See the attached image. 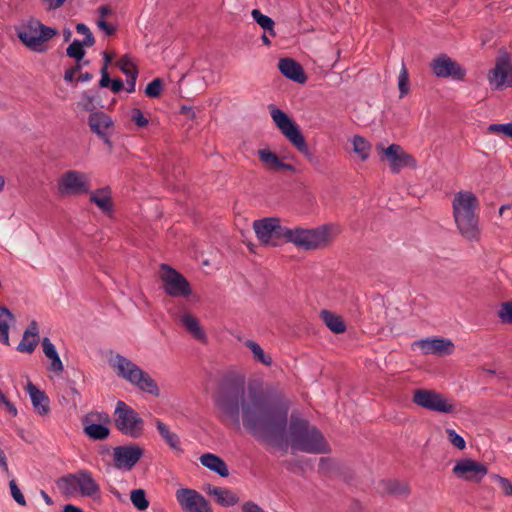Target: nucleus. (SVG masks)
<instances>
[{
  "instance_id": "obj_60",
  "label": "nucleus",
  "mask_w": 512,
  "mask_h": 512,
  "mask_svg": "<svg viewBox=\"0 0 512 512\" xmlns=\"http://www.w3.org/2000/svg\"><path fill=\"white\" fill-rule=\"evenodd\" d=\"M279 170H287V171H290V172H295L296 171L295 167L292 164L285 163L282 160H281L280 165H279Z\"/></svg>"
},
{
  "instance_id": "obj_58",
  "label": "nucleus",
  "mask_w": 512,
  "mask_h": 512,
  "mask_svg": "<svg viewBox=\"0 0 512 512\" xmlns=\"http://www.w3.org/2000/svg\"><path fill=\"white\" fill-rule=\"evenodd\" d=\"M111 90L114 92V93H118L122 90L123 88V82L121 79H114L111 81Z\"/></svg>"
},
{
  "instance_id": "obj_63",
  "label": "nucleus",
  "mask_w": 512,
  "mask_h": 512,
  "mask_svg": "<svg viewBox=\"0 0 512 512\" xmlns=\"http://www.w3.org/2000/svg\"><path fill=\"white\" fill-rule=\"evenodd\" d=\"M75 75L73 74V71H70L67 69L64 74V80L66 82H72L74 80Z\"/></svg>"
},
{
  "instance_id": "obj_25",
  "label": "nucleus",
  "mask_w": 512,
  "mask_h": 512,
  "mask_svg": "<svg viewBox=\"0 0 512 512\" xmlns=\"http://www.w3.org/2000/svg\"><path fill=\"white\" fill-rule=\"evenodd\" d=\"M39 329L35 320L31 321L28 328L24 331L22 340L17 346V350L24 353L31 354L39 341Z\"/></svg>"
},
{
  "instance_id": "obj_27",
  "label": "nucleus",
  "mask_w": 512,
  "mask_h": 512,
  "mask_svg": "<svg viewBox=\"0 0 512 512\" xmlns=\"http://www.w3.org/2000/svg\"><path fill=\"white\" fill-rule=\"evenodd\" d=\"M199 460L204 467L217 473L219 476L227 477L229 475L228 466L221 457L212 453H205L200 456Z\"/></svg>"
},
{
  "instance_id": "obj_14",
  "label": "nucleus",
  "mask_w": 512,
  "mask_h": 512,
  "mask_svg": "<svg viewBox=\"0 0 512 512\" xmlns=\"http://www.w3.org/2000/svg\"><path fill=\"white\" fill-rule=\"evenodd\" d=\"M489 81L496 89L503 86L512 87V60L507 53H503L496 59Z\"/></svg>"
},
{
  "instance_id": "obj_52",
  "label": "nucleus",
  "mask_w": 512,
  "mask_h": 512,
  "mask_svg": "<svg viewBox=\"0 0 512 512\" xmlns=\"http://www.w3.org/2000/svg\"><path fill=\"white\" fill-rule=\"evenodd\" d=\"M242 512H266L253 501H247L242 504Z\"/></svg>"
},
{
  "instance_id": "obj_50",
  "label": "nucleus",
  "mask_w": 512,
  "mask_h": 512,
  "mask_svg": "<svg viewBox=\"0 0 512 512\" xmlns=\"http://www.w3.org/2000/svg\"><path fill=\"white\" fill-rule=\"evenodd\" d=\"M97 26L100 30H102L107 36L113 35L116 31L115 27L109 24L105 19L99 18L97 20Z\"/></svg>"
},
{
  "instance_id": "obj_40",
  "label": "nucleus",
  "mask_w": 512,
  "mask_h": 512,
  "mask_svg": "<svg viewBox=\"0 0 512 512\" xmlns=\"http://www.w3.org/2000/svg\"><path fill=\"white\" fill-rule=\"evenodd\" d=\"M385 490L394 495H408L409 488L407 484L398 481H388L385 483Z\"/></svg>"
},
{
  "instance_id": "obj_1",
  "label": "nucleus",
  "mask_w": 512,
  "mask_h": 512,
  "mask_svg": "<svg viewBox=\"0 0 512 512\" xmlns=\"http://www.w3.org/2000/svg\"><path fill=\"white\" fill-rule=\"evenodd\" d=\"M222 416L237 428H244L257 440L277 446L289 444L294 451L309 454L329 452L322 432L306 419L292 413L288 424V404L274 401L261 389H246L244 380H226L215 396Z\"/></svg>"
},
{
  "instance_id": "obj_51",
  "label": "nucleus",
  "mask_w": 512,
  "mask_h": 512,
  "mask_svg": "<svg viewBox=\"0 0 512 512\" xmlns=\"http://www.w3.org/2000/svg\"><path fill=\"white\" fill-rule=\"evenodd\" d=\"M510 127V123H504V124H491L488 127V131L490 133H502L505 136H507L508 130Z\"/></svg>"
},
{
  "instance_id": "obj_48",
  "label": "nucleus",
  "mask_w": 512,
  "mask_h": 512,
  "mask_svg": "<svg viewBox=\"0 0 512 512\" xmlns=\"http://www.w3.org/2000/svg\"><path fill=\"white\" fill-rule=\"evenodd\" d=\"M0 404L3 405L6 411L13 417L17 416L18 410L16 406L5 396L3 392L0 393Z\"/></svg>"
},
{
  "instance_id": "obj_33",
  "label": "nucleus",
  "mask_w": 512,
  "mask_h": 512,
  "mask_svg": "<svg viewBox=\"0 0 512 512\" xmlns=\"http://www.w3.org/2000/svg\"><path fill=\"white\" fill-rule=\"evenodd\" d=\"M353 151L358 154L361 160L365 161L370 156L371 144L362 136L355 135L352 140Z\"/></svg>"
},
{
  "instance_id": "obj_26",
  "label": "nucleus",
  "mask_w": 512,
  "mask_h": 512,
  "mask_svg": "<svg viewBox=\"0 0 512 512\" xmlns=\"http://www.w3.org/2000/svg\"><path fill=\"white\" fill-rule=\"evenodd\" d=\"M206 492L214 496L217 504L223 507H231L239 502L237 494L227 488L209 485Z\"/></svg>"
},
{
  "instance_id": "obj_5",
  "label": "nucleus",
  "mask_w": 512,
  "mask_h": 512,
  "mask_svg": "<svg viewBox=\"0 0 512 512\" xmlns=\"http://www.w3.org/2000/svg\"><path fill=\"white\" fill-rule=\"evenodd\" d=\"M60 492L65 496L80 494L83 497L95 498L100 495V486L89 470L82 469L60 477L56 481Z\"/></svg>"
},
{
  "instance_id": "obj_49",
  "label": "nucleus",
  "mask_w": 512,
  "mask_h": 512,
  "mask_svg": "<svg viewBox=\"0 0 512 512\" xmlns=\"http://www.w3.org/2000/svg\"><path fill=\"white\" fill-rule=\"evenodd\" d=\"M42 347L43 352L47 358L54 357V355L58 354L54 344L47 337L42 339Z\"/></svg>"
},
{
  "instance_id": "obj_22",
  "label": "nucleus",
  "mask_w": 512,
  "mask_h": 512,
  "mask_svg": "<svg viewBox=\"0 0 512 512\" xmlns=\"http://www.w3.org/2000/svg\"><path fill=\"white\" fill-rule=\"evenodd\" d=\"M280 72L288 79L293 80L299 84H304L307 81L302 66L292 58H282L278 62Z\"/></svg>"
},
{
  "instance_id": "obj_18",
  "label": "nucleus",
  "mask_w": 512,
  "mask_h": 512,
  "mask_svg": "<svg viewBox=\"0 0 512 512\" xmlns=\"http://www.w3.org/2000/svg\"><path fill=\"white\" fill-rule=\"evenodd\" d=\"M430 67L435 76L440 78L452 77L453 79H463L465 70L446 54H441L434 58Z\"/></svg>"
},
{
  "instance_id": "obj_36",
  "label": "nucleus",
  "mask_w": 512,
  "mask_h": 512,
  "mask_svg": "<svg viewBox=\"0 0 512 512\" xmlns=\"http://www.w3.org/2000/svg\"><path fill=\"white\" fill-rule=\"evenodd\" d=\"M130 500L135 508L144 511L149 507V501L146 492L143 489H134L131 491Z\"/></svg>"
},
{
  "instance_id": "obj_54",
  "label": "nucleus",
  "mask_w": 512,
  "mask_h": 512,
  "mask_svg": "<svg viewBox=\"0 0 512 512\" xmlns=\"http://www.w3.org/2000/svg\"><path fill=\"white\" fill-rule=\"evenodd\" d=\"M100 73H101V79H100L99 85L102 88H106L111 84V81H112L110 79V76H109L108 70L106 69V66H102Z\"/></svg>"
},
{
  "instance_id": "obj_34",
  "label": "nucleus",
  "mask_w": 512,
  "mask_h": 512,
  "mask_svg": "<svg viewBox=\"0 0 512 512\" xmlns=\"http://www.w3.org/2000/svg\"><path fill=\"white\" fill-rule=\"evenodd\" d=\"M251 16L253 20L265 31H267L271 36L274 37L276 35L274 30L275 22L271 17L264 15L258 9H253L251 12Z\"/></svg>"
},
{
  "instance_id": "obj_47",
  "label": "nucleus",
  "mask_w": 512,
  "mask_h": 512,
  "mask_svg": "<svg viewBox=\"0 0 512 512\" xmlns=\"http://www.w3.org/2000/svg\"><path fill=\"white\" fill-rule=\"evenodd\" d=\"M131 120L135 123L136 126L141 128L147 126L149 122L143 112L138 108H133L131 110Z\"/></svg>"
},
{
  "instance_id": "obj_21",
  "label": "nucleus",
  "mask_w": 512,
  "mask_h": 512,
  "mask_svg": "<svg viewBox=\"0 0 512 512\" xmlns=\"http://www.w3.org/2000/svg\"><path fill=\"white\" fill-rule=\"evenodd\" d=\"M415 344L426 355L434 354L438 356H446L450 355L454 349L452 341L443 338L422 339L417 341Z\"/></svg>"
},
{
  "instance_id": "obj_55",
  "label": "nucleus",
  "mask_w": 512,
  "mask_h": 512,
  "mask_svg": "<svg viewBox=\"0 0 512 512\" xmlns=\"http://www.w3.org/2000/svg\"><path fill=\"white\" fill-rule=\"evenodd\" d=\"M66 0H42L47 10H56L60 8Z\"/></svg>"
},
{
  "instance_id": "obj_61",
  "label": "nucleus",
  "mask_w": 512,
  "mask_h": 512,
  "mask_svg": "<svg viewBox=\"0 0 512 512\" xmlns=\"http://www.w3.org/2000/svg\"><path fill=\"white\" fill-rule=\"evenodd\" d=\"M63 512H83V510L75 505L67 504L64 506Z\"/></svg>"
},
{
  "instance_id": "obj_13",
  "label": "nucleus",
  "mask_w": 512,
  "mask_h": 512,
  "mask_svg": "<svg viewBox=\"0 0 512 512\" xmlns=\"http://www.w3.org/2000/svg\"><path fill=\"white\" fill-rule=\"evenodd\" d=\"M176 499L184 512H213L208 500L194 489H178Z\"/></svg>"
},
{
  "instance_id": "obj_6",
  "label": "nucleus",
  "mask_w": 512,
  "mask_h": 512,
  "mask_svg": "<svg viewBox=\"0 0 512 512\" xmlns=\"http://www.w3.org/2000/svg\"><path fill=\"white\" fill-rule=\"evenodd\" d=\"M253 229L259 242L266 247H279L289 243L291 237V228L281 225L277 217L257 219Z\"/></svg>"
},
{
  "instance_id": "obj_37",
  "label": "nucleus",
  "mask_w": 512,
  "mask_h": 512,
  "mask_svg": "<svg viewBox=\"0 0 512 512\" xmlns=\"http://www.w3.org/2000/svg\"><path fill=\"white\" fill-rule=\"evenodd\" d=\"M85 44L80 40H74L66 49V53L70 58L77 60V62L82 61L85 50Z\"/></svg>"
},
{
  "instance_id": "obj_9",
  "label": "nucleus",
  "mask_w": 512,
  "mask_h": 512,
  "mask_svg": "<svg viewBox=\"0 0 512 512\" xmlns=\"http://www.w3.org/2000/svg\"><path fill=\"white\" fill-rule=\"evenodd\" d=\"M114 425L122 434L137 439L144 431V420L124 401L119 400L113 414Z\"/></svg>"
},
{
  "instance_id": "obj_29",
  "label": "nucleus",
  "mask_w": 512,
  "mask_h": 512,
  "mask_svg": "<svg viewBox=\"0 0 512 512\" xmlns=\"http://www.w3.org/2000/svg\"><path fill=\"white\" fill-rule=\"evenodd\" d=\"M90 201L94 203L103 212L112 210L111 190L109 187H103L95 190L90 195Z\"/></svg>"
},
{
  "instance_id": "obj_43",
  "label": "nucleus",
  "mask_w": 512,
  "mask_h": 512,
  "mask_svg": "<svg viewBox=\"0 0 512 512\" xmlns=\"http://www.w3.org/2000/svg\"><path fill=\"white\" fill-rule=\"evenodd\" d=\"M446 433H447V437H448L449 442L454 447H456L459 450L465 449L466 442H465L464 438L461 435L457 434L455 430L450 429V428L446 429Z\"/></svg>"
},
{
  "instance_id": "obj_2",
  "label": "nucleus",
  "mask_w": 512,
  "mask_h": 512,
  "mask_svg": "<svg viewBox=\"0 0 512 512\" xmlns=\"http://www.w3.org/2000/svg\"><path fill=\"white\" fill-rule=\"evenodd\" d=\"M479 200L468 190H462L454 195L452 201L453 218L461 236L470 242L480 239L479 219L476 211Z\"/></svg>"
},
{
  "instance_id": "obj_45",
  "label": "nucleus",
  "mask_w": 512,
  "mask_h": 512,
  "mask_svg": "<svg viewBox=\"0 0 512 512\" xmlns=\"http://www.w3.org/2000/svg\"><path fill=\"white\" fill-rule=\"evenodd\" d=\"M498 316L503 323L512 324V302L503 303Z\"/></svg>"
},
{
  "instance_id": "obj_62",
  "label": "nucleus",
  "mask_w": 512,
  "mask_h": 512,
  "mask_svg": "<svg viewBox=\"0 0 512 512\" xmlns=\"http://www.w3.org/2000/svg\"><path fill=\"white\" fill-rule=\"evenodd\" d=\"M93 78V75L89 72H85L79 75L78 81L79 82H88Z\"/></svg>"
},
{
  "instance_id": "obj_7",
  "label": "nucleus",
  "mask_w": 512,
  "mask_h": 512,
  "mask_svg": "<svg viewBox=\"0 0 512 512\" xmlns=\"http://www.w3.org/2000/svg\"><path fill=\"white\" fill-rule=\"evenodd\" d=\"M270 115L278 129L289 142L312 162L314 157L308 148L299 126L284 111L273 105L270 106Z\"/></svg>"
},
{
  "instance_id": "obj_39",
  "label": "nucleus",
  "mask_w": 512,
  "mask_h": 512,
  "mask_svg": "<svg viewBox=\"0 0 512 512\" xmlns=\"http://www.w3.org/2000/svg\"><path fill=\"white\" fill-rule=\"evenodd\" d=\"M117 67L127 76L138 73V70L128 55H123L116 63Z\"/></svg>"
},
{
  "instance_id": "obj_16",
  "label": "nucleus",
  "mask_w": 512,
  "mask_h": 512,
  "mask_svg": "<svg viewBox=\"0 0 512 512\" xmlns=\"http://www.w3.org/2000/svg\"><path fill=\"white\" fill-rule=\"evenodd\" d=\"M383 155L389 162V167L392 173H399L405 167L415 168L417 163L414 157L405 152L398 144H391L385 149H382Z\"/></svg>"
},
{
  "instance_id": "obj_57",
  "label": "nucleus",
  "mask_w": 512,
  "mask_h": 512,
  "mask_svg": "<svg viewBox=\"0 0 512 512\" xmlns=\"http://www.w3.org/2000/svg\"><path fill=\"white\" fill-rule=\"evenodd\" d=\"M138 73H133L132 75L127 76V92L132 93L135 91L136 87V80H137Z\"/></svg>"
},
{
  "instance_id": "obj_46",
  "label": "nucleus",
  "mask_w": 512,
  "mask_h": 512,
  "mask_svg": "<svg viewBox=\"0 0 512 512\" xmlns=\"http://www.w3.org/2000/svg\"><path fill=\"white\" fill-rule=\"evenodd\" d=\"M9 487H10V491H11V495L13 497V499L21 506H25L26 505V500H25V497L24 495L22 494V492L20 491L19 487L17 486L16 484V481L14 479H12L10 482H9Z\"/></svg>"
},
{
  "instance_id": "obj_15",
  "label": "nucleus",
  "mask_w": 512,
  "mask_h": 512,
  "mask_svg": "<svg viewBox=\"0 0 512 512\" xmlns=\"http://www.w3.org/2000/svg\"><path fill=\"white\" fill-rule=\"evenodd\" d=\"M143 456V449L136 444L117 446L113 451L114 466L117 469L131 470Z\"/></svg>"
},
{
  "instance_id": "obj_64",
  "label": "nucleus",
  "mask_w": 512,
  "mask_h": 512,
  "mask_svg": "<svg viewBox=\"0 0 512 512\" xmlns=\"http://www.w3.org/2000/svg\"><path fill=\"white\" fill-rule=\"evenodd\" d=\"M41 496H42V498L44 499V501L46 502L47 505H52L53 504V500L51 499V497L45 491H41Z\"/></svg>"
},
{
  "instance_id": "obj_4",
  "label": "nucleus",
  "mask_w": 512,
  "mask_h": 512,
  "mask_svg": "<svg viewBox=\"0 0 512 512\" xmlns=\"http://www.w3.org/2000/svg\"><path fill=\"white\" fill-rule=\"evenodd\" d=\"M15 31L23 45L38 53L45 52V43L57 34L56 29L45 26L35 18L20 23Z\"/></svg>"
},
{
  "instance_id": "obj_30",
  "label": "nucleus",
  "mask_w": 512,
  "mask_h": 512,
  "mask_svg": "<svg viewBox=\"0 0 512 512\" xmlns=\"http://www.w3.org/2000/svg\"><path fill=\"white\" fill-rule=\"evenodd\" d=\"M320 317L325 325L335 334H341L345 332L346 325L341 316L328 311L322 310L320 313Z\"/></svg>"
},
{
  "instance_id": "obj_42",
  "label": "nucleus",
  "mask_w": 512,
  "mask_h": 512,
  "mask_svg": "<svg viewBox=\"0 0 512 512\" xmlns=\"http://www.w3.org/2000/svg\"><path fill=\"white\" fill-rule=\"evenodd\" d=\"M162 91V80L160 78H155L151 82L148 83L145 89V94L151 98H157L160 96Z\"/></svg>"
},
{
  "instance_id": "obj_20",
  "label": "nucleus",
  "mask_w": 512,
  "mask_h": 512,
  "mask_svg": "<svg viewBox=\"0 0 512 512\" xmlns=\"http://www.w3.org/2000/svg\"><path fill=\"white\" fill-rule=\"evenodd\" d=\"M96 416V419L101 423L91 422L88 417H86L83 421L84 423V433L92 440H104L109 434L110 430L105 424L110 423V417L107 413H96L91 415Z\"/></svg>"
},
{
  "instance_id": "obj_10",
  "label": "nucleus",
  "mask_w": 512,
  "mask_h": 512,
  "mask_svg": "<svg viewBox=\"0 0 512 512\" xmlns=\"http://www.w3.org/2000/svg\"><path fill=\"white\" fill-rule=\"evenodd\" d=\"M90 190V176L79 170H68L57 180V191L63 197L87 194Z\"/></svg>"
},
{
  "instance_id": "obj_23",
  "label": "nucleus",
  "mask_w": 512,
  "mask_h": 512,
  "mask_svg": "<svg viewBox=\"0 0 512 512\" xmlns=\"http://www.w3.org/2000/svg\"><path fill=\"white\" fill-rule=\"evenodd\" d=\"M176 320L185 328V330L198 341L205 342L207 337L201 327L199 320L189 312L175 315Z\"/></svg>"
},
{
  "instance_id": "obj_35",
  "label": "nucleus",
  "mask_w": 512,
  "mask_h": 512,
  "mask_svg": "<svg viewBox=\"0 0 512 512\" xmlns=\"http://www.w3.org/2000/svg\"><path fill=\"white\" fill-rule=\"evenodd\" d=\"M245 345L253 353V357H254L255 361H258L265 366L272 365V362H273L272 358L264 352L262 347L257 342H255L253 340H247L245 342Z\"/></svg>"
},
{
  "instance_id": "obj_41",
  "label": "nucleus",
  "mask_w": 512,
  "mask_h": 512,
  "mask_svg": "<svg viewBox=\"0 0 512 512\" xmlns=\"http://www.w3.org/2000/svg\"><path fill=\"white\" fill-rule=\"evenodd\" d=\"M76 31L79 34L84 35V39L82 42L85 44L86 47H91L94 45L95 38H94L92 32L90 31L89 27L86 24L78 23L76 25Z\"/></svg>"
},
{
  "instance_id": "obj_17",
  "label": "nucleus",
  "mask_w": 512,
  "mask_h": 512,
  "mask_svg": "<svg viewBox=\"0 0 512 512\" xmlns=\"http://www.w3.org/2000/svg\"><path fill=\"white\" fill-rule=\"evenodd\" d=\"M487 472L486 465L469 458L459 460L453 467V473L458 478L476 483L480 482Z\"/></svg>"
},
{
  "instance_id": "obj_28",
  "label": "nucleus",
  "mask_w": 512,
  "mask_h": 512,
  "mask_svg": "<svg viewBox=\"0 0 512 512\" xmlns=\"http://www.w3.org/2000/svg\"><path fill=\"white\" fill-rule=\"evenodd\" d=\"M155 426L162 439L172 450L179 453L183 452L180 439L176 433L172 432L169 427L159 419L155 420Z\"/></svg>"
},
{
  "instance_id": "obj_11",
  "label": "nucleus",
  "mask_w": 512,
  "mask_h": 512,
  "mask_svg": "<svg viewBox=\"0 0 512 512\" xmlns=\"http://www.w3.org/2000/svg\"><path fill=\"white\" fill-rule=\"evenodd\" d=\"M160 279L164 292L174 298H188L192 288L188 280L167 264L160 265Z\"/></svg>"
},
{
  "instance_id": "obj_32",
  "label": "nucleus",
  "mask_w": 512,
  "mask_h": 512,
  "mask_svg": "<svg viewBox=\"0 0 512 512\" xmlns=\"http://www.w3.org/2000/svg\"><path fill=\"white\" fill-rule=\"evenodd\" d=\"M258 156L264 167L270 171H278L281 159L269 149H260Z\"/></svg>"
},
{
  "instance_id": "obj_31",
  "label": "nucleus",
  "mask_w": 512,
  "mask_h": 512,
  "mask_svg": "<svg viewBox=\"0 0 512 512\" xmlns=\"http://www.w3.org/2000/svg\"><path fill=\"white\" fill-rule=\"evenodd\" d=\"M15 321L14 315L5 307L0 306V342L9 345L10 324Z\"/></svg>"
},
{
  "instance_id": "obj_38",
  "label": "nucleus",
  "mask_w": 512,
  "mask_h": 512,
  "mask_svg": "<svg viewBox=\"0 0 512 512\" xmlns=\"http://www.w3.org/2000/svg\"><path fill=\"white\" fill-rule=\"evenodd\" d=\"M398 89L400 92V98H403L409 93V74L408 70L404 63H402V67L398 76Z\"/></svg>"
},
{
  "instance_id": "obj_19",
  "label": "nucleus",
  "mask_w": 512,
  "mask_h": 512,
  "mask_svg": "<svg viewBox=\"0 0 512 512\" xmlns=\"http://www.w3.org/2000/svg\"><path fill=\"white\" fill-rule=\"evenodd\" d=\"M88 125L93 133H95L103 142L112 149V141L110 139L114 122L109 115L102 111H96L89 115Z\"/></svg>"
},
{
  "instance_id": "obj_24",
  "label": "nucleus",
  "mask_w": 512,
  "mask_h": 512,
  "mask_svg": "<svg viewBox=\"0 0 512 512\" xmlns=\"http://www.w3.org/2000/svg\"><path fill=\"white\" fill-rule=\"evenodd\" d=\"M27 392L29 393L34 411L40 416H46L50 412V400L44 391L39 390L34 384H27Z\"/></svg>"
},
{
  "instance_id": "obj_8",
  "label": "nucleus",
  "mask_w": 512,
  "mask_h": 512,
  "mask_svg": "<svg viewBox=\"0 0 512 512\" xmlns=\"http://www.w3.org/2000/svg\"><path fill=\"white\" fill-rule=\"evenodd\" d=\"M330 226L321 225L312 229L291 228L289 243L303 250L322 249L330 244L332 236Z\"/></svg>"
},
{
  "instance_id": "obj_44",
  "label": "nucleus",
  "mask_w": 512,
  "mask_h": 512,
  "mask_svg": "<svg viewBox=\"0 0 512 512\" xmlns=\"http://www.w3.org/2000/svg\"><path fill=\"white\" fill-rule=\"evenodd\" d=\"M491 479L498 482L504 495H506V496L512 495V482L509 479L499 476L497 474L491 475Z\"/></svg>"
},
{
  "instance_id": "obj_56",
  "label": "nucleus",
  "mask_w": 512,
  "mask_h": 512,
  "mask_svg": "<svg viewBox=\"0 0 512 512\" xmlns=\"http://www.w3.org/2000/svg\"><path fill=\"white\" fill-rule=\"evenodd\" d=\"M0 470L4 472L6 475H10L9 467H8V460L6 457L5 452L0 447Z\"/></svg>"
},
{
  "instance_id": "obj_59",
  "label": "nucleus",
  "mask_w": 512,
  "mask_h": 512,
  "mask_svg": "<svg viewBox=\"0 0 512 512\" xmlns=\"http://www.w3.org/2000/svg\"><path fill=\"white\" fill-rule=\"evenodd\" d=\"M98 12L100 14V18L104 19L106 16H108L111 13V9L107 5H102L99 7Z\"/></svg>"
},
{
  "instance_id": "obj_53",
  "label": "nucleus",
  "mask_w": 512,
  "mask_h": 512,
  "mask_svg": "<svg viewBox=\"0 0 512 512\" xmlns=\"http://www.w3.org/2000/svg\"><path fill=\"white\" fill-rule=\"evenodd\" d=\"M51 360L50 369L56 373H61L63 371V364L58 354L54 355V357L49 358Z\"/></svg>"
},
{
  "instance_id": "obj_12",
  "label": "nucleus",
  "mask_w": 512,
  "mask_h": 512,
  "mask_svg": "<svg viewBox=\"0 0 512 512\" xmlns=\"http://www.w3.org/2000/svg\"><path fill=\"white\" fill-rule=\"evenodd\" d=\"M413 402L434 412L453 413L455 411V405L443 394L434 390L416 389L413 393Z\"/></svg>"
},
{
  "instance_id": "obj_3",
  "label": "nucleus",
  "mask_w": 512,
  "mask_h": 512,
  "mask_svg": "<svg viewBox=\"0 0 512 512\" xmlns=\"http://www.w3.org/2000/svg\"><path fill=\"white\" fill-rule=\"evenodd\" d=\"M110 367L117 376L124 379L143 393L158 397L160 389L151 375L127 357L116 354L109 359Z\"/></svg>"
}]
</instances>
